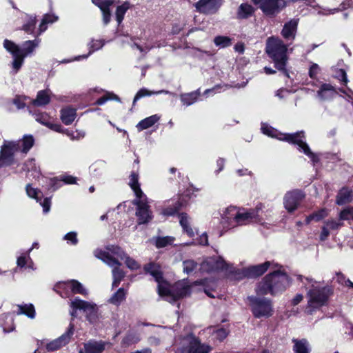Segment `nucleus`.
Here are the masks:
<instances>
[{"label": "nucleus", "instance_id": "f257e3e1", "mask_svg": "<svg viewBox=\"0 0 353 353\" xmlns=\"http://www.w3.org/2000/svg\"><path fill=\"white\" fill-rule=\"evenodd\" d=\"M34 144V139L32 135L23 136L21 141L5 140L0 150V168L16 163L15 153L20 151L26 154Z\"/></svg>", "mask_w": 353, "mask_h": 353}, {"label": "nucleus", "instance_id": "f03ea898", "mask_svg": "<svg viewBox=\"0 0 353 353\" xmlns=\"http://www.w3.org/2000/svg\"><path fill=\"white\" fill-rule=\"evenodd\" d=\"M200 283L199 281L190 283L188 279H184L170 285L168 281V284L157 286V292L161 297L165 298L169 302H176L190 296Z\"/></svg>", "mask_w": 353, "mask_h": 353}, {"label": "nucleus", "instance_id": "7ed1b4c3", "mask_svg": "<svg viewBox=\"0 0 353 353\" xmlns=\"http://www.w3.org/2000/svg\"><path fill=\"white\" fill-rule=\"evenodd\" d=\"M291 279L284 270H274L265 275L259 283V292L262 295L274 296L285 291L290 286Z\"/></svg>", "mask_w": 353, "mask_h": 353}, {"label": "nucleus", "instance_id": "20e7f679", "mask_svg": "<svg viewBox=\"0 0 353 353\" xmlns=\"http://www.w3.org/2000/svg\"><path fill=\"white\" fill-rule=\"evenodd\" d=\"M192 330V325L185 326L183 332L176 339L180 340L183 345L178 350V353H209L211 352L212 347L202 343L199 338L193 334Z\"/></svg>", "mask_w": 353, "mask_h": 353}, {"label": "nucleus", "instance_id": "39448f33", "mask_svg": "<svg viewBox=\"0 0 353 353\" xmlns=\"http://www.w3.org/2000/svg\"><path fill=\"white\" fill-rule=\"evenodd\" d=\"M188 199L187 196H179L178 200L172 203V205L164 208L162 210V214L167 216L178 215L179 217V223L183 232L186 233L189 237L192 238L194 236V232L189 224L188 214L185 212H179L180 210L188 205Z\"/></svg>", "mask_w": 353, "mask_h": 353}, {"label": "nucleus", "instance_id": "423d86ee", "mask_svg": "<svg viewBox=\"0 0 353 353\" xmlns=\"http://www.w3.org/2000/svg\"><path fill=\"white\" fill-rule=\"evenodd\" d=\"M265 52L272 60L274 66L283 68L284 62H288V46L283 41L275 37H270L267 39Z\"/></svg>", "mask_w": 353, "mask_h": 353}, {"label": "nucleus", "instance_id": "0eeeda50", "mask_svg": "<svg viewBox=\"0 0 353 353\" xmlns=\"http://www.w3.org/2000/svg\"><path fill=\"white\" fill-rule=\"evenodd\" d=\"M333 295L334 288L331 285H312L307 293L308 306L313 309L327 306Z\"/></svg>", "mask_w": 353, "mask_h": 353}, {"label": "nucleus", "instance_id": "6e6552de", "mask_svg": "<svg viewBox=\"0 0 353 353\" xmlns=\"http://www.w3.org/2000/svg\"><path fill=\"white\" fill-rule=\"evenodd\" d=\"M305 138V136L304 131H298L292 134H281L279 139L286 141L290 144L297 145L299 150H302L303 153L309 157L312 161L315 162L317 161V157L316 154L311 151L307 143L303 141Z\"/></svg>", "mask_w": 353, "mask_h": 353}, {"label": "nucleus", "instance_id": "1a4fd4ad", "mask_svg": "<svg viewBox=\"0 0 353 353\" xmlns=\"http://www.w3.org/2000/svg\"><path fill=\"white\" fill-rule=\"evenodd\" d=\"M254 5L258 6L264 15L274 17L279 14L286 6L283 0H252Z\"/></svg>", "mask_w": 353, "mask_h": 353}, {"label": "nucleus", "instance_id": "9d476101", "mask_svg": "<svg viewBox=\"0 0 353 353\" xmlns=\"http://www.w3.org/2000/svg\"><path fill=\"white\" fill-rule=\"evenodd\" d=\"M305 197L303 191L295 189L288 192L283 198L284 208L290 214L294 212Z\"/></svg>", "mask_w": 353, "mask_h": 353}, {"label": "nucleus", "instance_id": "9b49d317", "mask_svg": "<svg viewBox=\"0 0 353 353\" xmlns=\"http://www.w3.org/2000/svg\"><path fill=\"white\" fill-rule=\"evenodd\" d=\"M262 210V204H258L255 208L250 209L245 212L236 213L234 215V221L239 225L246 224L249 223H260L263 221L259 213Z\"/></svg>", "mask_w": 353, "mask_h": 353}, {"label": "nucleus", "instance_id": "f8f14e48", "mask_svg": "<svg viewBox=\"0 0 353 353\" xmlns=\"http://www.w3.org/2000/svg\"><path fill=\"white\" fill-rule=\"evenodd\" d=\"M132 203L137 206L136 216L139 225L146 224L152 219L153 216L150 210V205L146 201L134 200Z\"/></svg>", "mask_w": 353, "mask_h": 353}, {"label": "nucleus", "instance_id": "ddd939ff", "mask_svg": "<svg viewBox=\"0 0 353 353\" xmlns=\"http://www.w3.org/2000/svg\"><path fill=\"white\" fill-rule=\"evenodd\" d=\"M223 0H199L194 7L200 13L204 14H214L220 8Z\"/></svg>", "mask_w": 353, "mask_h": 353}, {"label": "nucleus", "instance_id": "4468645a", "mask_svg": "<svg viewBox=\"0 0 353 353\" xmlns=\"http://www.w3.org/2000/svg\"><path fill=\"white\" fill-rule=\"evenodd\" d=\"M145 274L151 275L158 283V286L163 284H168V281L164 279L163 273L161 270L160 265L154 262H150L143 265Z\"/></svg>", "mask_w": 353, "mask_h": 353}, {"label": "nucleus", "instance_id": "2eb2a0df", "mask_svg": "<svg viewBox=\"0 0 353 353\" xmlns=\"http://www.w3.org/2000/svg\"><path fill=\"white\" fill-rule=\"evenodd\" d=\"M271 265V262L267 261L263 263L250 265L243 270V274L247 278H257L265 274Z\"/></svg>", "mask_w": 353, "mask_h": 353}, {"label": "nucleus", "instance_id": "dca6fc26", "mask_svg": "<svg viewBox=\"0 0 353 353\" xmlns=\"http://www.w3.org/2000/svg\"><path fill=\"white\" fill-rule=\"evenodd\" d=\"M73 333L74 325L70 324L68 330L65 333L47 344V350L49 351H54L68 344Z\"/></svg>", "mask_w": 353, "mask_h": 353}, {"label": "nucleus", "instance_id": "f3484780", "mask_svg": "<svg viewBox=\"0 0 353 353\" xmlns=\"http://www.w3.org/2000/svg\"><path fill=\"white\" fill-rule=\"evenodd\" d=\"M107 345H111L108 341L89 340L83 343V350H80L79 353H102Z\"/></svg>", "mask_w": 353, "mask_h": 353}, {"label": "nucleus", "instance_id": "a211bd4d", "mask_svg": "<svg viewBox=\"0 0 353 353\" xmlns=\"http://www.w3.org/2000/svg\"><path fill=\"white\" fill-rule=\"evenodd\" d=\"M353 200V191L348 187L341 188L336 196V204L338 205H343L350 203Z\"/></svg>", "mask_w": 353, "mask_h": 353}, {"label": "nucleus", "instance_id": "6ab92c4d", "mask_svg": "<svg viewBox=\"0 0 353 353\" xmlns=\"http://www.w3.org/2000/svg\"><path fill=\"white\" fill-rule=\"evenodd\" d=\"M298 22L296 20H290L286 22L281 30L282 37L286 40H294L297 30Z\"/></svg>", "mask_w": 353, "mask_h": 353}, {"label": "nucleus", "instance_id": "aec40b11", "mask_svg": "<svg viewBox=\"0 0 353 353\" xmlns=\"http://www.w3.org/2000/svg\"><path fill=\"white\" fill-rule=\"evenodd\" d=\"M54 291L62 298L72 297L70 280L57 282L53 288Z\"/></svg>", "mask_w": 353, "mask_h": 353}, {"label": "nucleus", "instance_id": "412c9836", "mask_svg": "<svg viewBox=\"0 0 353 353\" xmlns=\"http://www.w3.org/2000/svg\"><path fill=\"white\" fill-rule=\"evenodd\" d=\"M97 307L94 303L82 300L78 296L70 299V309H97Z\"/></svg>", "mask_w": 353, "mask_h": 353}, {"label": "nucleus", "instance_id": "4be33fe9", "mask_svg": "<svg viewBox=\"0 0 353 353\" xmlns=\"http://www.w3.org/2000/svg\"><path fill=\"white\" fill-rule=\"evenodd\" d=\"M60 113L61 120L66 125H70L77 117V110L70 107L62 108Z\"/></svg>", "mask_w": 353, "mask_h": 353}, {"label": "nucleus", "instance_id": "5701e85b", "mask_svg": "<svg viewBox=\"0 0 353 353\" xmlns=\"http://www.w3.org/2000/svg\"><path fill=\"white\" fill-rule=\"evenodd\" d=\"M70 284L72 296L78 294L85 298L88 296V290L80 281L76 279H70Z\"/></svg>", "mask_w": 353, "mask_h": 353}, {"label": "nucleus", "instance_id": "b1692460", "mask_svg": "<svg viewBox=\"0 0 353 353\" xmlns=\"http://www.w3.org/2000/svg\"><path fill=\"white\" fill-rule=\"evenodd\" d=\"M50 102V97L48 90H39L36 99H33L31 104L34 106H45Z\"/></svg>", "mask_w": 353, "mask_h": 353}, {"label": "nucleus", "instance_id": "393cba45", "mask_svg": "<svg viewBox=\"0 0 353 353\" xmlns=\"http://www.w3.org/2000/svg\"><path fill=\"white\" fill-rule=\"evenodd\" d=\"M250 303L252 309H272V301L265 297H251Z\"/></svg>", "mask_w": 353, "mask_h": 353}, {"label": "nucleus", "instance_id": "a878e982", "mask_svg": "<svg viewBox=\"0 0 353 353\" xmlns=\"http://www.w3.org/2000/svg\"><path fill=\"white\" fill-rule=\"evenodd\" d=\"M293 350L294 353H310V347L308 341L305 339H293Z\"/></svg>", "mask_w": 353, "mask_h": 353}, {"label": "nucleus", "instance_id": "bb28decb", "mask_svg": "<svg viewBox=\"0 0 353 353\" xmlns=\"http://www.w3.org/2000/svg\"><path fill=\"white\" fill-rule=\"evenodd\" d=\"M159 119L160 117L158 114H154L140 121L136 127L139 131H142L153 126Z\"/></svg>", "mask_w": 353, "mask_h": 353}, {"label": "nucleus", "instance_id": "cd10ccee", "mask_svg": "<svg viewBox=\"0 0 353 353\" xmlns=\"http://www.w3.org/2000/svg\"><path fill=\"white\" fill-rule=\"evenodd\" d=\"M97 258L102 260L103 262L107 263L108 265L113 267L120 266L121 263L119 262L118 259L112 256L109 252L100 250L99 253L96 255Z\"/></svg>", "mask_w": 353, "mask_h": 353}, {"label": "nucleus", "instance_id": "c85d7f7f", "mask_svg": "<svg viewBox=\"0 0 353 353\" xmlns=\"http://www.w3.org/2000/svg\"><path fill=\"white\" fill-rule=\"evenodd\" d=\"M254 8L248 3H241L237 11V19H245L250 17L254 14Z\"/></svg>", "mask_w": 353, "mask_h": 353}, {"label": "nucleus", "instance_id": "c756f323", "mask_svg": "<svg viewBox=\"0 0 353 353\" xmlns=\"http://www.w3.org/2000/svg\"><path fill=\"white\" fill-rule=\"evenodd\" d=\"M199 90L181 94L180 99L183 104L186 105H190L195 103L198 98L200 97Z\"/></svg>", "mask_w": 353, "mask_h": 353}, {"label": "nucleus", "instance_id": "7c9ffc66", "mask_svg": "<svg viewBox=\"0 0 353 353\" xmlns=\"http://www.w3.org/2000/svg\"><path fill=\"white\" fill-rule=\"evenodd\" d=\"M37 20L36 17L27 15L26 20L23 24L21 30L29 34H34Z\"/></svg>", "mask_w": 353, "mask_h": 353}, {"label": "nucleus", "instance_id": "2f4dec72", "mask_svg": "<svg viewBox=\"0 0 353 353\" xmlns=\"http://www.w3.org/2000/svg\"><path fill=\"white\" fill-rule=\"evenodd\" d=\"M112 288H117L121 283V281L125 276V272L119 268V266H116L112 269Z\"/></svg>", "mask_w": 353, "mask_h": 353}, {"label": "nucleus", "instance_id": "473e14b6", "mask_svg": "<svg viewBox=\"0 0 353 353\" xmlns=\"http://www.w3.org/2000/svg\"><path fill=\"white\" fill-rule=\"evenodd\" d=\"M126 291L123 288H120L109 299V302L116 306H119L122 301L125 299Z\"/></svg>", "mask_w": 353, "mask_h": 353}, {"label": "nucleus", "instance_id": "72a5a7b5", "mask_svg": "<svg viewBox=\"0 0 353 353\" xmlns=\"http://www.w3.org/2000/svg\"><path fill=\"white\" fill-rule=\"evenodd\" d=\"M130 7V3L128 1H125L123 3H122L121 6H119L115 12L116 15V20L118 23V24H120L123 19L124 16L128 11V10Z\"/></svg>", "mask_w": 353, "mask_h": 353}, {"label": "nucleus", "instance_id": "f704fd0d", "mask_svg": "<svg viewBox=\"0 0 353 353\" xmlns=\"http://www.w3.org/2000/svg\"><path fill=\"white\" fill-rule=\"evenodd\" d=\"M210 332L212 330V336H214L213 339L216 340L219 342L223 341L228 335L229 332L225 328H219L214 330L212 327H209L207 328Z\"/></svg>", "mask_w": 353, "mask_h": 353}, {"label": "nucleus", "instance_id": "c9c22d12", "mask_svg": "<svg viewBox=\"0 0 353 353\" xmlns=\"http://www.w3.org/2000/svg\"><path fill=\"white\" fill-rule=\"evenodd\" d=\"M22 170L25 172H34L37 174H40V170H38V168L36 165V160L34 158H30L27 161L24 162L23 164Z\"/></svg>", "mask_w": 353, "mask_h": 353}, {"label": "nucleus", "instance_id": "e433bc0d", "mask_svg": "<svg viewBox=\"0 0 353 353\" xmlns=\"http://www.w3.org/2000/svg\"><path fill=\"white\" fill-rule=\"evenodd\" d=\"M110 100L120 101V98L113 92H106L101 97L99 98L94 103V105H101Z\"/></svg>", "mask_w": 353, "mask_h": 353}, {"label": "nucleus", "instance_id": "4c0bfd02", "mask_svg": "<svg viewBox=\"0 0 353 353\" xmlns=\"http://www.w3.org/2000/svg\"><path fill=\"white\" fill-rule=\"evenodd\" d=\"M3 47L6 49L7 51L11 53L12 56L16 54L22 52L21 48H20L18 45L8 39L4 40Z\"/></svg>", "mask_w": 353, "mask_h": 353}, {"label": "nucleus", "instance_id": "58836bf2", "mask_svg": "<svg viewBox=\"0 0 353 353\" xmlns=\"http://www.w3.org/2000/svg\"><path fill=\"white\" fill-rule=\"evenodd\" d=\"M328 92L332 93L336 92L334 87L330 83H323L317 91V94L319 97L324 99L329 97V95L327 94Z\"/></svg>", "mask_w": 353, "mask_h": 353}, {"label": "nucleus", "instance_id": "ea45409f", "mask_svg": "<svg viewBox=\"0 0 353 353\" xmlns=\"http://www.w3.org/2000/svg\"><path fill=\"white\" fill-rule=\"evenodd\" d=\"M164 91L163 90H160V91H158V92H154V91H150V90H148V89L145 88H141L137 92V94H135L134 97V99H133V105L135 104V103L139 100L142 97H150L152 94H159V93H162Z\"/></svg>", "mask_w": 353, "mask_h": 353}, {"label": "nucleus", "instance_id": "a19ab883", "mask_svg": "<svg viewBox=\"0 0 353 353\" xmlns=\"http://www.w3.org/2000/svg\"><path fill=\"white\" fill-rule=\"evenodd\" d=\"M339 219L340 221H353V206H347L341 210Z\"/></svg>", "mask_w": 353, "mask_h": 353}, {"label": "nucleus", "instance_id": "79ce46f5", "mask_svg": "<svg viewBox=\"0 0 353 353\" xmlns=\"http://www.w3.org/2000/svg\"><path fill=\"white\" fill-rule=\"evenodd\" d=\"M214 43L216 46L226 48L232 44V39L227 36H216L214 39Z\"/></svg>", "mask_w": 353, "mask_h": 353}, {"label": "nucleus", "instance_id": "37998d69", "mask_svg": "<svg viewBox=\"0 0 353 353\" xmlns=\"http://www.w3.org/2000/svg\"><path fill=\"white\" fill-rule=\"evenodd\" d=\"M174 240V237L169 236L158 237L155 241V245L158 248H163L169 245H171L173 243Z\"/></svg>", "mask_w": 353, "mask_h": 353}, {"label": "nucleus", "instance_id": "c03bdc74", "mask_svg": "<svg viewBox=\"0 0 353 353\" xmlns=\"http://www.w3.org/2000/svg\"><path fill=\"white\" fill-rule=\"evenodd\" d=\"M37 45L38 43L35 40L25 41L23 44V48L21 49L22 54H26V57L28 54L32 53L34 50Z\"/></svg>", "mask_w": 353, "mask_h": 353}, {"label": "nucleus", "instance_id": "a18cd8bd", "mask_svg": "<svg viewBox=\"0 0 353 353\" xmlns=\"http://www.w3.org/2000/svg\"><path fill=\"white\" fill-rule=\"evenodd\" d=\"M13 57V62L12 67L15 70L16 72H18L21 68L24 58L26 57V54H23L22 52L16 54L12 56Z\"/></svg>", "mask_w": 353, "mask_h": 353}, {"label": "nucleus", "instance_id": "49530a36", "mask_svg": "<svg viewBox=\"0 0 353 353\" xmlns=\"http://www.w3.org/2000/svg\"><path fill=\"white\" fill-rule=\"evenodd\" d=\"M79 312H82L86 319L92 323H96L99 319L97 310H79Z\"/></svg>", "mask_w": 353, "mask_h": 353}, {"label": "nucleus", "instance_id": "de8ad7c7", "mask_svg": "<svg viewBox=\"0 0 353 353\" xmlns=\"http://www.w3.org/2000/svg\"><path fill=\"white\" fill-rule=\"evenodd\" d=\"M196 266L197 263L193 260H186L183 262V272L188 274L193 272Z\"/></svg>", "mask_w": 353, "mask_h": 353}, {"label": "nucleus", "instance_id": "09e8293b", "mask_svg": "<svg viewBox=\"0 0 353 353\" xmlns=\"http://www.w3.org/2000/svg\"><path fill=\"white\" fill-rule=\"evenodd\" d=\"M110 6H105L99 8L102 12V20L104 25H108L111 21V11L110 9Z\"/></svg>", "mask_w": 353, "mask_h": 353}, {"label": "nucleus", "instance_id": "8fccbe9b", "mask_svg": "<svg viewBox=\"0 0 353 353\" xmlns=\"http://www.w3.org/2000/svg\"><path fill=\"white\" fill-rule=\"evenodd\" d=\"M213 268L216 270H226L228 269V264L221 256H218L214 260Z\"/></svg>", "mask_w": 353, "mask_h": 353}, {"label": "nucleus", "instance_id": "3c124183", "mask_svg": "<svg viewBox=\"0 0 353 353\" xmlns=\"http://www.w3.org/2000/svg\"><path fill=\"white\" fill-rule=\"evenodd\" d=\"M313 217V220L316 222H319L325 218L327 215V210L326 208H321L317 211L314 212L311 214Z\"/></svg>", "mask_w": 353, "mask_h": 353}, {"label": "nucleus", "instance_id": "603ef678", "mask_svg": "<svg viewBox=\"0 0 353 353\" xmlns=\"http://www.w3.org/2000/svg\"><path fill=\"white\" fill-rule=\"evenodd\" d=\"M26 191L29 197L36 199L37 201L41 199L38 196L39 193H41V192L38 189L32 188L31 184L28 183L26 185Z\"/></svg>", "mask_w": 353, "mask_h": 353}, {"label": "nucleus", "instance_id": "864d4df0", "mask_svg": "<svg viewBox=\"0 0 353 353\" xmlns=\"http://www.w3.org/2000/svg\"><path fill=\"white\" fill-rule=\"evenodd\" d=\"M35 119L37 122L43 124L45 126H48L50 122V117L46 112H39L36 114Z\"/></svg>", "mask_w": 353, "mask_h": 353}, {"label": "nucleus", "instance_id": "5fc2aeb1", "mask_svg": "<svg viewBox=\"0 0 353 353\" xmlns=\"http://www.w3.org/2000/svg\"><path fill=\"white\" fill-rule=\"evenodd\" d=\"M27 99L28 97L26 96L16 95L12 102L18 109H23L26 106V100Z\"/></svg>", "mask_w": 353, "mask_h": 353}, {"label": "nucleus", "instance_id": "6e6d98bb", "mask_svg": "<svg viewBox=\"0 0 353 353\" xmlns=\"http://www.w3.org/2000/svg\"><path fill=\"white\" fill-rule=\"evenodd\" d=\"M140 341V338L138 335L132 333L127 334L123 339V343L126 345H130L132 343H136Z\"/></svg>", "mask_w": 353, "mask_h": 353}, {"label": "nucleus", "instance_id": "4d7b16f0", "mask_svg": "<svg viewBox=\"0 0 353 353\" xmlns=\"http://www.w3.org/2000/svg\"><path fill=\"white\" fill-rule=\"evenodd\" d=\"M129 185L131 189H134L137 187L140 186V183H139V174L137 172L132 171L130 175V182Z\"/></svg>", "mask_w": 353, "mask_h": 353}, {"label": "nucleus", "instance_id": "13d9d810", "mask_svg": "<svg viewBox=\"0 0 353 353\" xmlns=\"http://www.w3.org/2000/svg\"><path fill=\"white\" fill-rule=\"evenodd\" d=\"M336 78L338 79L342 83V84L347 85L348 79L346 71L344 69L341 68L336 71Z\"/></svg>", "mask_w": 353, "mask_h": 353}, {"label": "nucleus", "instance_id": "bf43d9fd", "mask_svg": "<svg viewBox=\"0 0 353 353\" xmlns=\"http://www.w3.org/2000/svg\"><path fill=\"white\" fill-rule=\"evenodd\" d=\"M125 263L126 266L132 270H137L140 268V265L138 262L128 256H126Z\"/></svg>", "mask_w": 353, "mask_h": 353}, {"label": "nucleus", "instance_id": "052dcab7", "mask_svg": "<svg viewBox=\"0 0 353 353\" xmlns=\"http://www.w3.org/2000/svg\"><path fill=\"white\" fill-rule=\"evenodd\" d=\"M239 210H237V208L234 206H230L225 211V218L228 220L230 219H234V215L236 213H239Z\"/></svg>", "mask_w": 353, "mask_h": 353}, {"label": "nucleus", "instance_id": "680f3d73", "mask_svg": "<svg viewBox=\"0 0 353 353\" xmlns=\"http://www.w3.org/2000/svg\"><path fill=\"white\" fill-rule=\"evenodd\" d=\"M65 240H67L72 245H77L78 243L77 234L75 232H70L67 233L63 238Z\"/></svg>", "mask_w": 353, "mask_h": 353}, {"label": "nucleus", "instance_id": "e2e57ef3", "mask_svg": "<svg viewBox=\"0 0 353 353\" xmlns=\"http://www.w3.org/2000/svg\"><path fill=\"white\" fill-rule=\"evenodd\" d=\"M93 4L97 6L99 8L101 7L112 6L114 1V0H92Z\"/></svg>", "mask_w": 353, "mask_h": 353}, {"label": "nucleus", "instance_id": "0e129e2a", "mask_svg": "<svg viewBox=\"0 0 353 353\" xmlns=\"http://www.w3.org/2000/svg\"><path fill=\"white\" fill-rule=\"evenodd\" d=\"M254 317L258 319L268 318L272 315V310H252Z\"/></svg>", "mask_w": 353, "mask_h": 353}, {"label": "nucleus", "instance_id": "69168bd1", "mask_svg": "<svg viewBox=\"0 0 353 353\" xmlns=\"http://www.w3.org/2000/svg\"><path fill=\"white\" fill-rule=\"evenodd\" d=\"M319 71V66L316 63H312L310 67L308 75L312 79H316L317 74Z\"/></svg>", "mask_w": 353, "mask_h": 353}, {"label": "nucleus", "instance_id": "338daca9", "mask_svg": "<svg viewBox=\"0 0 353 353\" xmlns=\"http://www.w3.org/2000/svg\"><path fill=\"white\" fill-rule=\"evenodd\" d=\"M326 225L332 230H336L343 225V223L336 221L335 220H330L325 222Z\"/></svg>", "mask_w": 353, "mask_h": 353}, {"label": "nucleus", "instance_id": "774afa93", "mask_svg": "<svg viewBox=\"0 0 353 353\" xmlns=\"http://www.w3.org/2000/svg\"><path fill=\"white\" fill-rule=\"evenodd\" d=\"M353 8V0H344L339 6V10L341 11Z\"/></svg>", "mask_w": 353, "mask_h": 353}]
</instances>
